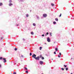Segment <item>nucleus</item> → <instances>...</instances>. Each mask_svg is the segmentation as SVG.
<instances>
[{
	"instance_id": "obj_2",
	"label": "nucleus",
	"mask_w": 74,
	"mask_h": 74,
	"mask_svg": "<svg viewBox=\"0 0 74 74\" xmlns=\"http://www.w3.org/2000/svg\"><path fill=\"white\" fill-rule=\"evenodd\" d=\"M32 58H34V59H35V58L36 57V55L35 54H34L33 55H32Z\"/></svg>"
},
{
	"instance_id": "obj_5",
	"label": "nucleus",
	"mask_w": 74,
	"mask_h": 74,
	"mask_svg": "<svg viewBox=\"0 0 74 74\" xmlns=\"http://www.w3.org/2000/svg\"><path fill=\"white\" fill-rule=\"evenodd\" d=\"M39 63L40 64H43V62L42 61H40Z\"/></svg>"
},
{
	"instance_id": "obj_24",
	"label": "nucleus",
	"mask_w": 74,
	"mask_h": 74,
	"mask_svg": "<svg viewBox=\"0 0 74 74\" xmlns=\"http://www.w3.org/2000/svg\"><path fill=\"white\" fill-rule=\"evenodd\" d=\"M4 38L3 37H1V40H2V39H3V38Z\"/></svg>"
},
{
	"instance_id": "obj_39",
	"label": "nucleus",
	"mask_w": 74,
	"mask_h": 74,
	"mask_svg": "<svg viewBox=\"0 0 74 74\" xmlns=\"http://www.w3.org/2000/svg\"><path fill=\"white\" fill-rule=\"evenodd\" d=\"M46 44V43H45V44Z\"/></svg>"
},
{
	"instance_id": "obj_29",
	"label": "nucleus",
	"mask_w": 74,
	"mask_h": 74,
	"mask_svg": "<svg viewBox=\"0 0 74 74\" xmlns=\"http://www.w3.org/2000/svg\"><path fill=\"white\" fill-rule=\"evenodd\" d=\"M49 33L50 34V36H52V33Z\"/></svg>"
},
{
	"instance_id": "obj_9",
	"label": "nucleus",
	"mask_w": 74,
	"mask_h": 74,
	"mask_svg": "<svg viewBox=\"0 0 74 74\" xmlns=\"http://www.w3.org/2000/svg\"><path fill=\"white\" fill-rule=\"evenodd\" d=\"M55 50L56 51H58V48H56L55 49Z\"/></svg>"
},
{
	"instance_id": "obj_18",
	"label": "nucleus",
	"mask_w": 74,
	"mask_h": 74,
	"mask_svg": "<svg viewBox=\"0 0 74 74\" xmlns=\"http://www.w3.org/2000/svg\"><path fill=\"white\" fill-rule=\"evenodd\" d=\"M17 49H16V48H15V49H14V50L15 51H17Z\"/></svg>"
},
{
	"instance_id": "obj_20",
	"label": "nucleus",
	"mask_w": 74,
	"mask_h": 74,
	"mask_svg": "<svg viewBox=\"0 0 74 74\" xmlns=\"http://www.w3.org/2000/svg\"><path fill=\"white\" fill-rule=\"evenodd\" d=\"M3 59V58H2V57H0V60H1V59Z\"/></svg>"
},
{
	"instance_id": "obj_19",
	"label": "nucleus",
	"mask_w": 74,
	"mask_h": 74,
	"mask_svg": "<svg viewBox=\"0 0 74 74\" xmlns=\"http://www.w3.org/2000/svg\"><path fill=\"white\" fill-rule=\"evenodd\" d=\"M32 53H30V56H32Z\"/></svg>"
},
{
	"instance_id": "obj_33",
	"label": "nucleus",
	"mask_w": 74,
	"mask_h": 74,
	"mask_svg": "<svg viewBox=\"0 0 74 74\" xmlns=\"http://www.w3.org/2000/svg\"><path fill=\"white\" fill-rule=\"evenodd\" d=\"M13 74H16V73L14 72L13 73Z\"/></svg>"
},
{
	"instance_id": "obj_15",
	"label": "nucleus",
	"mask_w": 74,
	"mask_h": 74,
	"mask_svg": "<svg viewBox=\"0 0 74 74\" xmlns=\"http://www.w3.org/2000/svg\"><path fill=\"white\" fill-rule=\"evenodd\" d=\"M9 3H12V0H10L9 1Z\"/></svg>"
},
{
	"instance_id": "obj_1",
	"label": "nucleus",
	"mask_w": 74,
	"mask_h": 74,
	"mask_svg": "<svg viewBox=\"0 0 74 74\" xmlns=\"http://www.w3.org/2000/svg\"><path fill=\"white\" fill-rule=\"evenodd\" d=\"M35 59L36 60H40V57L38 56L37 57H35Z\"/></svg>"
},
{
	"instance_id": "obj_25",
	"label": "nucleus",
	"mask_w": 74,
	"mask_h": 74,
	"mask_svg": "<svg viewBox=\"0 0 74 74\" xmlns=\"http://www.w3.org/2000/svg\"><path fill=\"white\" fill-rule=\"evenodd\" d=\"M64 67H67V65H64Z\"/></svg>"
},
{
	"instance_id": "obj_34",
	"label": "nucleus",
	"mask_w": 74,
	"mask_h": 74,
	"mask_svg": "<svg viewBox=\"0 0 74 74\" xmlns=\"http://www.w3.org/2000/svg\"><path fill=\"white\" fill-rule=\"evenodd\" d=\"M24 68L25 69V70H27V68L25 67Z\"/></svg>"
},
{
	"instance_id": "obj_22",
	"label": "nucleus",
	"mask_w": 74,
	"mask_h": 74,
	"mask_svg": "<svg viewBox=\"0 0 74 74\" xmlns=\"http://www.w3.org/2000/svg\"><path fill=\"white\" fill-rule=\"evenodd\" d=\"M53 24H55L56 23V22L54 21L53 22Z\"/></svg>"
},
{
	"instance_id": "obj_30",
	"label": "nucleus",
	"mask_w": 74,
	"mask_h": 74,
	"mask_svg": "<svg viewBox=\"0 0 74 74\" xmlns=\"http://www.w3.org/2000/svg\"><path fill=\"white\" fill-rule=\"evenodd\" d=\"M59 55H60V56H61V55H62V54H61V53H59Z\"/></svg>"
},
{
	"instance_id": "obj_35",
	"label": "nucleus",
	"mask_w": 74,
	"mask_h": 74,
	"mask_svg": "<svg viewBox=\"0 0 74 74\" xmlns=\"http://www.w3.org/2000/svg\"><path fill=\"white\" fill-rule=\"evenodd\" d=\"M1 64H0V68H1Z\"/></svg>"
},
{
	"instance_id": "obj_37",
	"label": "nucleus",
	"mask_w": 74,
	"mask_h": 74,
	"mask_svg": "<svg viewBox=\"0 0 74 74\" xmlns=\"http://www.w3.org/2000/svg\"><path fill=\"white\" fill-rule=\"evenodd\" d=\"M48 34H49V33H48V32H47V35H48Z\"/></svg>"
},
{
	"instance_id": "obj_28",
	"label": "nucleus",
	"mask_w": 74,
	"mask_h": 74,
	"mask_svg": "<svg viewBox=\"0 0 74 74\" xmlns=\"http://www.w3.org/2000/svg\"><path fill=\"white\" fill-rule=\"evenodd\" d=\"M25 73H28V71H26Z\"/></svg>"
},
{
	"instance_id": "obj_6",
	"label": "nucleus",
	"mask_w": 74,
	"mask_h": 74,
	"mask_svg": "<svg viewBox=\"0 0 74 74\" xmlns=\"http://www.w3.org/2000/svg\"><path fill=\"white\" fill-rule=\"evenodd\" d=\"M5 58H3V60H4V63H5V62H6V60Z\"/></svg>"
},
{
	"instance_id": "obj_8",
	"label": "nucleus",
	"mask_w": 74,
	"mask_h": 74,
	"mask_svg": "<svg viewBox=\"0 0 74 74\" xmlns=\"http://www.w3.org/2000/svg\"><path fill=\"white\" fill-rule=\"evenodd\" d=\"M3 5V3H0V6H1Z\"/></svg>"
},
{
	"instance_id": "obj_17",
	"label": "nucleus",
	"mask_w": 74,
	"mask_h": 74,
	"mask_svg": "<svg viewBox=\"0 0 74 74\" xmlns=\"http://www.w3.org/2000/svg\"><path fill=\"white\" fill-rule=\"evenodd\" d=\"M26 16H27V17H28V16H29V15H28V14H26Z\"/></svg>"
},
{
	"instance_id": "obj_13",
	"label": "nucleus",
	"mask_w": 74,
	"mask_h": 74,
	"mask_svg": "<svg viewBox=\"0 0 74 74\" xmlns=\"http://www.w3.org/2000/svg\"><path fill=\"white\" fill-rule=\"evenodd\" d=\"M33 26H36V24L34 23L33 24Z\"/></svg>"
},
{
	"instance_id": "obj_23",
	"label": "nucleus",
	"mask_w": 74,
	"mask_h": 74,
	"mask_svg": "<svg viewBox=\"0 0 74 74\" xmlns=\"http://www.w3.org/2000/svg\"><path fill=\"white\" fill-rule=\"evenodd\" d=\"M41 58H42V60L44 59V58L43 57H42Z\"/></svg>"
},
{
	"instance_id": "obj_32",
	"label": "nucleus",
	"mask_w": 74,
	"mask_h": 74,
	"mask_svg": "<svg viewBox=\"0 0 74 74\" xmlns=\"http://www.w3.org/2000/svg\"><path fill=\"white\" fill-rule=\"evenodd\" d=\"M54 54H55V55H56V51H55L54 52Z\"/></svg>"
},
{
	"instance_id": "obj_11",
	"label": "nucleus",
	"mask_w": 74,
	"mask_h": 74,
	"mask_svg": "<svg viewBox=\"0 0 74 74\" xmlns=\"http://www.w3.org/2000/svg\"><path fill=\"white\" fill-rule=\"evenodd\" d=\"M51 5H52V6H54V4H53V3H51Z\"/></svg>"
},
{
	"instance_id": "obj_4",
	"label": "nucleus",
	"mask_w": 74,
	"mask_h": 74,
	"mask_svg": "<svg viewBox=\"0 0 74 74\" xmlns=\"http://www.w3.org/2000/svg\"><path fill=\"white\" fill-rule=\"evenodd\" d=\"M44 17H46V16H47V14H43V15Z\"/></svg>"
},
{
	"instance_id": "obj_10",
	"label": "nucleus",
	"mask_w": 74,
	"mask_h": 74,
	"mask_svg": "<svg viewBox=\"0 0 74 74\" xmlns=\"http://www.w3.org/2000/svg\"><path fill=\"white\" fill-rule=\"evenodd\" d=\"M31 34H32V35H33V34H34L33 33V32H31Z\"/></svg>"
},
{
	"instance_id": "obj_16",
	"label": "nucleus",
	"mask_w": 74,
	"mask_h": 74,
	"mask_svg": "<svg viewBox=\"0 0 74 74\" xmlns=\"http://www.w3.org/2000/svg\"><path fill=\"white\" fill-rule=\"evenodd\" d=\"M42 49V47H40V50H41V49Z\"/></svg>"
},
{
	"instance_id": "obj_21",
	"label": "nucleus",
	"mask_w": 74,
	"mask_h": 74,
	"mask_svg": "<svg viewBox=\"0 0 74 74\" xmlns=\"http://www.w3.org/2000/svg\"><path fill=\"white\" fill-rule=\"evenodd\" d=\"M61 70H62L63 71H64V68H61Z\"/></svg>"
},
{
	"instance_id": "obj_7",
	"label": "nucleus",
	"mask_w": 74,
	"mask_h": 74,
	"mask_svg": "<svg viewBox=\"0 0 74 74\" xmlns=\"http://www.w3.org/2000/svg\"><path fill=\"white\" fill-rule=\"evenodd\" d=\"M13 5V4L12 3H10L9 4V6H11V5Z\"/></svg>"
},
{
	"instance_id": "obj_14",
	"label": "nucleus",
	"mask_w": 74,
	"mask_h": 74,
	"mask_svg": "<svg viewBox=\"0 0 74 74\" xmlns=\"http://www.w3.org/2000/svg\"><path fill=\"white\" fill-rule=\"evenodd\" d=\"M40 58H42V55H40Z\"/></svg>"
},
{
	"instance_id": "obj_3",
	"label": "nucleus",
	"mask_w": 74,
	"mask_h": 74,
	"mask_svg": "<svg viewBox=\"0 0 74 74\" xmlns=\"http://www.w3.org/2000/svg\"><path fill=\"white\" fill-rule=\"evenodd\" d=\"M47 40L48 42H50V41H51V40H50V39H49V38H47Z\"/></svg>"
},
{
	"instance_id": "obj_27",
	"label": "nucleus",
	"mask_w": 74,
	"mask_h": 74,
	"mask_svg": "<svg viewBox=\"0 0 74 74\" xmlns=\"http://www.w3.org/2000/svg\"><path fill=\"white\" fill-rule=\"evenodd\" d=\"M66 71H67L68 70V68H66Z\"/></svg>"
},
{
	"instance_id": "obj_38",
	"label": "nucleus",
	"mask_w": 74,
	"mask_h": 74,
	"mask_svg": "<svg viewBox=\"0 0 74 74\" xmlns=\"http://www.w3.org/2000/svg\"><path fill=\"white\" fill-rule=\"evenodd\" d=\"M23 40L24 41L25 40V39L24 38H23Z\"/></svg>"
},
{
	"instance_id": "obj_26",
	"label": "nucleus",
	"mask_w": 74,
	"mask_h": 74,
	"mask_svg": "<svg viewBox=\"0 0 74 74\" xmlns=\"http://www.w3.org/2000/svg\"><path fill=\"white\" fill-rule=\"evenodd\" d=\"M62 16V14H60V15L59 16V17H60V16Z\"/></svg>"
},
{
	"instance_id": "obj_31",
	"label": "nucleus",
	"mask_w": 74,
	"mask_h": 74,
	"mask_svg": "<svg viewBox=\"0 0 74 74\" xmlns=\"http://www.w3.org/2000/svg\"><path fill=\"white\" fill-rule=\"evenodd\" d=\"M58 58H60V56H59V55H58Z\"/></svg>"
},
{
	"instance_id": "obj_36",
	"label": "nucleus",
	"mask_w": 74,
	"mask_h": 74,
	"mask_svg": "<svg viewBox=\"0 0 74 74\" xmlns=\"http://www.w3.org/2000/svg\"><path fill=\"white\" fill-rule=\"evenodd\" d=\"M42 37H44V35L42 34Z\"/></svg>"
},
{
	"instance_id": "obj_12",
	"label": "nucleus",
	"mask_w": 74,
	"mask_h": 74,
	"mask_svg": "<svg viewBox=\"0 0 74 74\" xmlns=\"http://www.w3.org/2000/svg\"><path fill=\"white\" fill-rule=\"evenodd\" d=\"M56 21H58V18H56L55 19Z\"/></svg>"
}]
</instances>
